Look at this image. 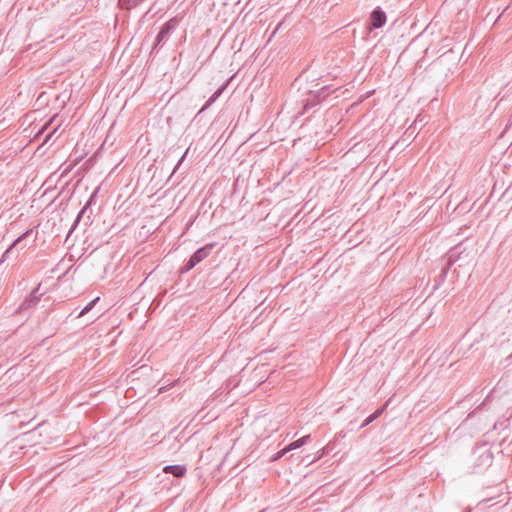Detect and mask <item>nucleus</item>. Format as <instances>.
Masks as SVG:
<instances>
[{"instance_id": "f257e3e1", "label": "nucleus", "mask_w": 512, "mask_h": 512, "mask_svg": "<svg viewBox=\"0 0 512 512\" xmlns=\"http://www.w3.org/2000/svg\"><path fill=\"white\" fill-rule=\"evenodd\" d=\"M178 25H179L178 17H173L169 21L164 23L162 25L158 35L156 36L154 48L165 44L169 40L171 34L176 30Z\"/></svg>"}, {"instance_id": "f03ea898", "label": "nucleus", "mask_w": 512, "mask_h": 512, "mask_svg": "<svg viewBox=\"0 0 512 512\" xmlns=\"http://www.w3.org/2000/svg\"><path fill=\"white\" fill-rule=\"evenodd\" d=\"M493 461V455L489 450H476L473 453V471L481 472L488 468Z\"/></svg>"}, {"instance_id": "7ed1b4c3", "label": "nucleus", "mask_w": 512, "mask_h": 512, "mask_svg": "<svg viewBox=\"0 0 512 512\" xmlns=\"http://www.w3.org/2000/svg\"><path fill=\"white\" fill-rule=\"evenodd\" d=\"M33 233V229H28L24 233H22L18 238L14 240V242L10 245V247L5 251V253L2 256V261L9 257L10 254L13 253L14 249L17 247H20L21 249H24L27 244L23 243L25 239H27L29 236H31Z\"/></svg>"}, {"instance_id": "20e7f679", "label": "nucleus", "mask_w": 512, "mask_h": 512, "mask_svg": "<svg viewBox=\"0 0 512 512\" xmlns=\"http://www.w3.org/2000/svg\"><path fill=\"white\" fill-rule=\"evenodd\" d=\"M370 19L372 27L375 29H379L386 23L387 18L385 12L382 9L376 8L371 13Z\"/></svg>"}, {"instance_id": "39448f33", "label": "nucleus", "mask_w": 512, "mask_h": 512, "mask_svg": "<svg viewBox=\"0 0 512 512\" xmlns=\"http://www.w3.org/2000/svg\"><path fill=\"white\" fill-rule=\"evenodd\" d=\"M39 290V287L35 288L23 302L19 305L16 312H22L26 309L31 308L32 306L36 305L39 301V296L37 295V292Z\"/></svg>"}, {"instance_id": "423d86ee", "label": "nucleus", "mask_w": 512, "mask_h": 512, "mask_svg": "<svg viewBox=\"0 0 512 512\" xmlns=\"http://www.w3.org/2000/svg\"><path fill=\"white\" fill-rule=\"evenodd\" d=\"M213 247H214V244L205 245V246L199 248L197 251H195L191 257L198 264L210 255Z\"/></svg>"}, {"instance_id": "0eeeda50", "label": "nucleus", "mask_w": 512, "mask_h": 512, "mask_svg": "<svg viewBox=\"0 0 512 512\" xmlns=\"http://www.w3.org/2000/svg\"><path fill=\"white\" fill-rule=\"evenodd\" d=\"M186 466L185 465H167L163 468V472L167 474H172L177 478H182L186 474Z\"/></svg>"}, {"instance_id": "6e6552de", "label": "nucleus", "mask_w": 512, "mask_h": 512, "mask_svg": "<svg viewBox=\"0 0 512 512\" xmlns=\"http://www.w3.org/2000/svg\"><path fill=\"white\" fill-rule=\"evenodd\" d=\"M145 0H118V4L121 9L131 10L138 7Z\"/></svg>"}, {"instance_id": "1a4fd4ad", "label": "nucleus", "mask_w": 512, "mask_h": 512, "mask_svg": "<svg viewBox=\"0 0 512 512\" xmlns=\"http://www.w3.org/2000/svg\"><path fill=\"white\" fill-rule=\"evenodd\" d=\"M227 86V83L223 84L222 86H220L213 94L212 96L207 100L206 104L203 106V108L201 109V111L205 110L206 108H208L212 103H214L220 96L221 94L223 93V91L225 90Z\"/></svg>"}, {"instance_id": "9d476101", "label": "nucleus", "mask_w": 512, "mask_h": 512, "mask_svg": "<svg viewBox=\"0 0 512 512\" xmlns=\"http://www.w3.org/2000/svg\"><path fill=\"white\" fill-rule=\"evenodd\" d=\"M310 439H311V436H310V435H305V436L301 437L300 439H298V440L293 441L292 443H290V444L286 447V450H294V449H298V448H300L301 446H303L304 444L308 443Z\"/></svg>"}, {"instance_id": "9b49d317", "label": "nucleus", "mask_w": 512, "mask_h": 512, "mask_svg": "<svg viewBox=\"0 0 512 512\" xmlns=\"http://www.w3.org/2000/svg\"><path fill=\"white\" fill-rule=\"evenodd\" d=\"M457 249H452L449 251L447 255V266L443 268L442 272L443 274H446L448 269L452 266V264L457 260Z\"/></svg>"}, {"instance_id": "f8f14e48", "label": "nucleus", "mask_w": 512, "mask_h": 512, "mask_svg": "<svg viewBox=\"0 0 512 512\" xmlns=\"http://www.w3.org/2000/svg\"><path fill=\"white\" fill-rule=\"evenodd\" d=\"M100 297L94 298L92 301H90L77 315V318L82 317L83 315L87 314L89 311L93 309V307L96 305V303L99 301Z\"/></svg>"}, {"instance_id": "ddd939ff", "label": "nucleus", "mask_w": 512, "mask_h": 512, "mask_svg": "<svg viewBox=\"0 0 512 512\" xmlns=\"http://www.w3.org/2000/svg\"><path fill=\"white\" fill-rule=\"evenodd\" d=\"M89 206V202H87V204L81 209V211L78 213L71 229H70V232L69 234L76 228V226L78 225L80 219L82 218L83 214L85 213V211L87 210V207Z\"/></svg>"}, {"instance_id": "4468645a", "label": "nucleus", "mask_w": 512, "mask_h": 512, "mask_svg": "<svg viewBox=\"0 0 512 512\" xmlns=\"http://www.w3.org/2000/svg\"><path fill=\"white\" fill-rule=\"evenodd\" d=\"M55 119V116L52 117L50 120H48L38 131L37 133L35 134L34 138H39L40 135H42L47 129L48 127L53 123Z\"/></svg>"}, {"instance_id": "2eb2a0df", "label": "nucleus", "mask_w": 512, "mask_h": 512, "mask_svg": "<svg viewBox=\"0 0 512 512\" xmlns=\"http://www.w3.org/2000/svg\"><path fill=\"white\" fill-rule=\"evenodd\" d=\"M196 265H197V263L194 261V259L192 257H190V259L186 262L184 267L181 269V272L182 273L188 272L191 269H193Z\"/></svg>"}, {"instance_id": "dca6fc26", "label": "nucleus", "mask_w": 512, "mask_h": 512, "mask_svg": "<svg viewBox=\"0 0 512 512\" xmlns=\"http://www.w3.org/2000/svg\"><path fill=\"white\" fill-rule=\"evenodd\" d=\"M60 124L56 125L44 138L43 144H46L58 131Z\"/></svg>"}, {"instance_id": "f3484780", "label": "nucleus", "mask_w": 512, "mask_h": 512, "mask_svg": "<svg viewBox=\"0 0 512 512\" xmlns=\"http://www.w3.org/2000/svg\"><path fill=\"white\" fill-rule=\"evenodd\" d=\"M388 406V402H386L382 407L378 408L372 415L377 419L379 416L382 415L386 407Z\"/></svg>"}, {"instance_id": "a211bd4d", "label": "nucleus", "mask_w": 512, "mask_h": 512, "mask_svg": "<svg viewBox=\"0 0 512 512\" xmlns=\"http://www.w3.org/2000/svg\"><path fill=\"white\" fill-rule=\"evenodd\" d=\"M374 420H376V418L371 414L369 415L365 420L364 422L362 423L361 427H366L368 426L369 424H371Z\"/></svg>"}, {"instance_id": "6ab92c4d", "label": "nucleus", "mask_w": 512, "mask_h": 512, "mask_svg": "<svg viewBox=\"0 0 512 512\" xmlns=\"http://www.w3.org/2000/svg\"><path fill=\"white\" fill-rule=\"evenodd\" d=\"M188 150H189V149H187V150L185 151V153L183 154V156L180 158V160H179V161H178V163L176 164V166H175V168H174V170H173V173H175V172H176V170L179 168V166H180V165H181V163L183 162V160H184V158H185L186 154L188 153Z\"/></svg>"}, {"instance_id": "aec40b11", "label": "nucleus", "mask_w": 512, "mask_h": 512, "mask_svg": "<svg viewBox=\"0 0 512 512\" xmlns=\"http://www.w3.org/2000/svg\"><path fill=\"white\" fill-rule=\"evenodd\" d=\"M289 450H286V448H284L283 450H281L280 452H278L277 456H276V459L284 456Z\"/></svg>"}, {"instance_id": "412c9836", "label": "nucleus", "mask_w": 512, "mask_h": 512, "mask_svg": "<svg viewBox=\"0 0 512 512\" xmlns=\"http://www.w3.org/2000/svg\"><path fill=\"white\" fill-rule=\"evenodd\" d=\"M325 450H326V448H323V449L321 450V453L318 455V457H317V458L322 457V456L326 453V451H325Z\"/></svg>"}, {"instance_id": "4be33fe9", "label": "nucleus", "mask_w": 512, "mask_h": 512, "mask_svg": "<svg viewBox=\"0 0 512 512\" xmlns=\"http://www.w3.org/2000/svg\"><path fill=\"white\" fill-rule=\"evenodd\" d=\"M310 107L309 103L305 104L304 109L307 110Z\"/></svg>"}, {"instance_id": "5701e85b", "label": "nucleus", "mask_w": 512, "mask_h": 512, "mask_svg": "<svg viewBox=\"0 0 512 512\" xmlns=\"http://www.w3.org/2000/svg\"><path fill=\"white\" fill-rule=\"evenodd\" d=\"M165 389H166V387H161V388L159 389V391H160V392H163Z\"/></svg>"}, {"instance_id": "b1692460", "label": "nucleus", "mask_w": 512, "mask_h": 512, "mask_svg": "<svg viewBox=\"0 0 512 512\" xmlns=\"http://www.w3.org/2000/svg\"><path fill=\"white\" fill-rule=\"evenodd\" d=\"M510 125H511V123H510V124H507V125H506V129H508Z\"/></svg>"}]
</instances>
